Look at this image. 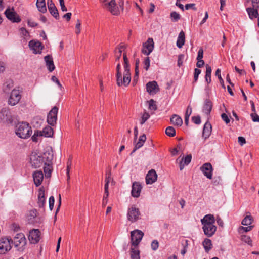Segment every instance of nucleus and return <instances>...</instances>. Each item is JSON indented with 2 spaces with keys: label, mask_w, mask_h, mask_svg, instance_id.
I'll list each match as a JSON object with an SVG mask.
<instances>
[{
  "label": "nucleus",
  "mask_w": 259,
  "mask_h": 259,
  "mask_svg": "<svg viewBox=\"0 0 259 259\" xmlns=\"http://www.w3.org/2000/svg\"><path fill=\"white\" fill-rule=\"evenodd\" d=\"M142 187L141 184L138 182H134L132 185V189L131 191L132 196L134 197L138 198L140 196Z\"/></svg>",
  "instance_id": "412c9836"
},
{
  "label": "nucleus",
  "mask_w": 259,
  "mask_h": 259,
  "mask_svg": "<svg viewBox=\"0 0 259 259\" xmlns=\"http://www.w3.org/2000/svg\"><path fill=\"white\" fill-rule=\"evenodd\" d=\"M165 133L169 137H174L176 135V131L172 126H168L166 128Z\"/></svg>",
  "instance_id": "a19ab883"
},
{
  "label": "nucleus",
  "mask_w": 259,
  "mask_h": 259,
  "mask_svg": "<svg viewBox=\"0 0 259 259\" xmlns=\"http://www.w3.org/2000/svg\"><path fill=\"white\" fill-rule=\"evenodd\" d=\"M114 52H115V61L118 62L121 56L122 53H121V51H116V50H115Z\"/></svg>",
  "instance_id": "4d7b16f0"
},
{
  "label": "nucleus",
  "mask_w": 259,
  "mask_h": 259,
  "mask_svg": "<svg viewBox=\"0 0 259 259\" xmlns=\"http://www.w3.org/2000/svg\"><path fill=\"white\" fill-rule=\"evenodd\" d=\"M202 228L204 234L208 237H211L217 230V227L214 224H204Z\"/></svg>",
  "instance_id": "dca6fc26"
},
{
  "label": "nucleus",
  "mask_w": 259,
  "mask_h": 259,
  "mask_svg": "<svg viewBox=\"0 0 259 259\" xmlns=\"http://www.w3.org/2000/svg\"><path fill=\"white\" fill-rule=\"evenodd\" d=\"M36 5L39 12L43 13L47 12L45 0H37Z\"/></svg>",
  "instance_id": "7c9ffc66"
},
{
  "label": "nucleus",
  "mask_w": 259,
  "mask_h": 259,
  "mask_svg": "<svg viewBox=\"0 0 259 259\" xmlns=\"http://www.w3.org/2000/svg\"><path fill=\"white\" fill-rule=\"evenodd\" d=\"M192 120L196 124H199L201 122V118L199 116L192 117Z\"/></svg>",
  "instance_id": "680f3d73"
},
{
  "label": "nucleus",
  "mask_w": 259,
  "mask_h": 259,
  "mask_svg": "<svg viewBox=\"0 0 259 259\" xmlns=\"http://www.w3.org/2000/svg\"><path fill=\"white\" fill-rule=\"evenodd\" d=\"M27 222L29 224H34L38 222L37 212L36 209L30 210L27 215Z\"/></svg>",
  "instance_id": "6ab92c4d"
},
{
  "label": "nucleus",
  "mask_w": 259,
  "mask_h": 259,
  "mask_svg": "<svg viewBox=\"0 0 259 259\" xmlns=\"http://www.w3.org/2000/svg\"><path fill=\"white\" fill-rule=\"evenodd\" d=\"M131 259H140V251L136 249L135 247L131 248Z\"/></svg>",
  "instance_id": "e433bc0d"
},
{
  "label": "nucleus",
  "mask_w": 259,
  "mask_h": 259,
  "mask_svg": "<svg viewBox=\"0 0 259 259\" xmlns=\"http://www.w3.org/2000/svg\"><path fill=\"white\" fill-rule=\"evenodd\" d=\"M38 136H41V132L38 131H35L34 135L31 137L32 141L34 142H37V137Z\"/></svg>",
  "instance_id": "3c124183"
},
{
  "label": "nucleus",
  "mask_w": 259,
  "mask_h": 259,
  "mask_svg": "<svg viewBox=\"0 0 259 259\" xmlns=\"http://www.w3.org/2000/svg\"><path fill=\"white\" fill-rule=\"evenodd\" d=\"M154 41L152 38H149L143 44V47L141 52L143 54L148 55L154 49Z\"/></svg>",
  "instance_id": "9d476101"
},
{
  "label": "nucleus",
  "mask_w": 259,
  "mask_h": 259,
  "mask_svg": "<svg viewBox=\"0 0 259 259\" xmlns=\"http://www.w3.org/2000/svg\"><path fill=\"white\" fill-rule=\"evenodd\" d=\"M147 92L150 95L156 94L159 91V88L157 83L155 81H152L148 82L146 84Z\"/></svg>",
  "instance_id": "f3484780"
},
{
  "label": "nucleus",
  "mask_w": 259,
  "mask_h": 259,
  "mask_svg": "<svg viewBox=\"0 0 259 259\" xmlns=\"http://www.w3.org/2000/svg\"><path fill=\"white\" fill-rule=\"evenodd\" d=\"M202 225L204 224H214L215 223V218L212 214L205 215L204 218L201 220Z\"/></svg>",
  "instance_id": "a878e982"
},
{
  "label": "nucleus",
  "mask_w": 259,
  "mask_h": 259,
  "mask_svg": "<svg viewBox=\"0 0 259 259\" xmlns=\"http://www.w3.org/2000/svg\"><path fill=\"white\" fill-rule=\"evenodd\" d=\"M151 248L153 250H156L159 247V243L157 240H153L151 244Z\"/></svg>",
  "instance_id": "5fc2aeb1"
},
{
  "label": "nucleus",
  "mask_w": 259,
  "mask_h": 259,
  "mask_svg": "<svg viewBox=\"0 0 259 259\" xmlns=\"http://www.w3.org/2000/svg\"><path fill=\"white\" fill-rule=\"evenodd\" d=\"M1 122L6 125L11 124L13 119L12 114L9 109L3 108L0 111Z\"/></svg>",
  "instance_id": "39448f33"
},
{
  "label": "nucleus",
  "mask_w": 259,
  "mask_h": 259,
  "mask_svg": "<svg viewBox=\"0 0 259 259\" xmlns=\"http://www.w3.org/2000/svg\"><path fill=\"white\" fill-rule=\"evenodd\" d=\"M29 46L34 54H40L44 48V46L40 42L35 40L30 41Z\"/></svg>",
  "instance_id": "4468645a"
},
{
  "label": "nucleus",
  "mask_w": 259,
  "mask_h": 259,
  "mask_svg": "<svg viewBox=\"0 0 259 259\" xmlns=\"http://www.w3.org/2000/svg\"><path fill=\"white\" fill-rule=\"evenodd\" d=\"M46 65L50 72H52L55 68L53 58L51 55H48L44 57Z\"/></svg>",
  "instance_id": "5701e85b"
},
{
  "label": "nucleus",
  "mask_w": 259,
  "mask_h": 259,
  "mask_svg": "<svg viewBox=\"0 0 259 259\" xmlns=\"http://www.w3.org/2000/svg\"><path fill=\"white\" fill-rule=\"evenodd\" d=\"M21 98L20 92L18 90L14 89L11 94L8 100L9 104L14 106L16 105L20 101Z\"/></svg>",
  "instance_id": "f8f14e48"
},
{
  "label": "nucleus",
  "mask_w": 259,
  "mask_h": 259,
  "mask_svg": "<svg viewBox=\"0 0 259 259\" xmlns=\"http://www.w3.org/2000/svg\"><path fill=\"white\" fill-rule=\"evenodd\" d=\"M13 240L8 238H2L0 239V254H4L8 252L12 248L11 244Z\"/></svg>",
  "instance_id": "20e7f679"
},
{
  "label": "nucleus",
  "mask_w": 259,
  "mask_h": 259,
  "mask_svg": "<svg viewBox=\"0 0 259 259\" xmlns=\"http://www.w3.org/2000/svg\"><path fill=\"white\" fill-rule=\"evenodd\" d=\"M149 109L152 110H156L157 109V106L155 102L153 100L151 99L148 102Z\"/></svg>",
  "instance_id": "49530a36"
},
{
  "label": "nucleus",
  "mask_w": 259,
  "mask_h": 259,
  "mask_svg": "<svg viewBox=\"0 0 259 259\" xmlns=\"http://www.w3.org/2000/svg\"><path fill=\"white\" fill-rule=\"evenodd\" d=\"M131 76H123V80L122 79V85L124 84L125 86L128 85L131 82Z\"/></svg>",
  "instance_id": "09e8293b"
},
{
  "label": "nucleus",
  "mask_w": 259,
  "mask_h": 259,
  "mask_svg": "<svg viewBox=\"0 0 259 259\" xmlns=\"http://www.w3.org/2000/svg\"><path fill=\"white\" fill-rule=\"evenodd\" d=\"M144 233L139 230H135L131 232L132 245L134 247L137 246L141 241Z\"/></svg>",
  "instance_id": "6e6552de"
},
{
  "label": "nucleus",
  "mask_w": 259,
  "mask_h": 259,
  "mask_svg": "<svg viewBox=\"0 0 259 259\" xmlns=\"http://www.w3.org/2000/svg\"><path fill=\"white\" fill-rule=\"evenodd\" d=\"M72 164V157L70 156L67 162V167H66V175L67 176V181L69 183L70 179V170Z\"/></svg>",
  "instance_id": "58836bf2"
},
{
  "label": "nucleus",
  "mask_w": 259,
  "mask_h": 259,
  "mask_svg": "<svg viewBox=\"0 0 259 259\" xmlns=\"http://www.w3.org/2000/svg\"><path fill=\"white\" fill-rule=\"evenodd\" d=\"M41 132V136L46 137H50L53 135V131L51 126L45 127Z\"/></svg>",
  "instance_id": "c9c22d12"
},
{
  "label": "nucleus",
  "mask_w": 259,
  "mask_h": 259,
  "mask_svg": "<svg viewBox=\"0 0 259 259\" xmlns=\"http://www.w3.org/2000/svg\"><path fill=\"white\" fill-rule=\"evenodd\" d=\"M16 134L20 138L26 139L32 134L31 127L27 122H20L16 126Z\"/></svg>",
  "instance_id": "f257e3e1"
},
{
  "label": "nucleus",
  "mask_w": 259,
  "mask_h": 259,
  "mask_svg": "<svg viewBox=\"0 0 259 259\" xmlns=\"http://www.w3.org/2000/svg\"><path fill=\"white\" fill-rule=\"evenodd\" d=\"M48 10L50 14L56 19L59 18L58 11L55 5L48 7Z\"/></svg>",
  "instance_id": "f704fd0d"
},
{
  "label": "nucleus",
  "mask_w": 259,
  "mask_h": 259,
  "mask_svg": "<svg viewBox=\"0 0 259 259\" xmlns=\"http://www.w3.org/2000/svg\"><path fill=\"white\" fill-rule=\"evenodd\" d=\"M110 176H111V173L110 172L108 176H107L106 177V178H105V186H104V189H105L107 187V189H108V187H109V182H110Z\"/></svg>",
  "instance_id": "0e129e2a"
},
{
  "label": "nucleus",
  "mask_w": 259,
  "mask_h": 259,
  "mask_svg": "<svg viewBox=\"0 0 259 259\" xmlns=\"http://www.w3.org/2000/svg\"><path fill=\"white\" fill-rule=\"evenodd\" d=\"M185 41V33L183 31H181L179 34V36L177 41V46L179 48H181L184 45Z\"/></svg>",
  "instance_id": "c85d7f7f"
},
{
  "label": "nucleus",
  "mask_w": 259,
  "mask_h": 259,
  "mask_svg": "<svg viewBox=\"0 0 259 259\" xmlns=\"http://www.w3.org/2000/svg\"><path fill=\"white\" fill-rule=\"evenodd\" d=\"M170 17L172 21L177 22L180 19V15L176 12H172L170 13Z\"/></svg>",
  "instance_id": "37998d69"
},
{
  "label": "nucleus",
  "mask_w": 259,
  "mask_h": 259,
  "mask_svg": "<svg viewBox=\"0 0 259 259\" xmlns=\"http://www.w3.org/2000/svg\"><path fill=\"white\" fill-rule=\"evenodd\" d=\"M13 243L18 251H23L26 244V239L22 233H18L14 237Z\"/></svg>",
  "instance_id": "7ed1b4c3"
},
{
  "label": "nucleus",
  "mask_w": 259,
  "mask_h": 259,
  "mask_svg": "<svg viewBox=\"0 0 259 259\" xmlns=\"http://www.w3.org/2000/svg\"><path fill=\"white\" fill-rule=\"evenodd\" d=\"M191 158H192V156H191V154L187 155L185 157L183 158L182 159V161H183V160H184L185 164L188 165L190 163Z\"/></svg>",
  "instance_id": "603ef678"
},
{
  "label": "nucleus",
  "mask_w": 259,
  "mask_h": 259,
  "mask_svg": "<svg viewBox=\"0 0 259 259\" xmlns=\"http://www.w3.org/2000/svg\"><path fill=\"white\" fill-rule=\"evenodd\" d=\"M150 59L149 57H147L143 61L144 68L146 70H148L150 67Z\"/></svg>",
  "instance_id": "8fccbe9b"
},
{
  "label": "nucleus",
  "mask_w": 259,
  "mask_h": 259,
  "mask_svg": "<svg viewBox=\"0 0 259 259\" xmlns=\"http://www.w3.org/2000/svg\"><path fill=\"white\" fill-rule=\"evenodd\" d=\"M157 179V175L155 170H149L146 176V183L147 184H152L154 183Z\"/></svg>",
  "instance_id": "4be33fe9"
},
{
  "label": "nucleus",
  "mask_w": 259,
  "mask_h": 259,
  "mask_svg": "<svg viewBox=\"0 0 259 259\" xmlns=\"http://www.w3.org/2000/svg\"><path fill=\"white\" fill-rule=\"evenodd\" d=\"M211 125L210 123L207 122L204 125L202 136L205 139L207 138L211 134Z\"/></svg>",
  "instance_id": "bb28decb"
},
{
  "label": "nucleus",
  "mask_w": 259,
  "mask_h": 259,
  "mask_svg": "<svg viewBox=\"0 0 259 259\" xmlns=\"http://www.w3.org/2000/svg\"><path fill=\"white\" fill-rule=\"evenodd\" d=\"M215 75L218 77V78L220 80V82L221 84H222V87L224 89H225V87L224 83V80L222 79L221 75V70L219 69H218L215 71Z\"/></svg>",
  "instance_id": "de8ad7c7"
},
{
  "label": "nucleus",
  "mask_w": 259,
  "mask_h": 259,
  "mask_svg": "<svg viewBox=\"0 0 259 259\" xmlns=\"http://www.w3.org/2000/svg\"><path fill=\"white\" fill-rule=\"evenodd\" d=\"M121 65L118 63L116 66V82L118 86L122 85V74L120 72Z\"/></svg>",
  "instance_id": "2f4dec72"
},
{
  "label": "nucleus",
  "mask_w": 259,
  "mask_h": 259,
  "mask_svg": "<svg viewBox=\"0 0 259 259\" xmlns=\"http://www.w3.org/2000/svg\"><path fill=\"white\" fill-rule=\"evenodd\" d=\"M104 189H105L104 195L103 198V202H102V205L103 207L105 206L107 204L108 197L109 196L108 189H107V187H106Z\"/></svg>",
  "instance_id": "c03bdc74"
},
{
  "label": "nucleus",
  "mask_w": 259,
  "mask_h": 259,
  "mask_svg": "<svg viewBox=\"0 0 259 259\" xmlns=\"http://www.w3.org/2000/svg\"><path fill=\"white\" fill-rule=\"evenodd\" d=\"M58 108L54 106L49 112L47 116V122L51 126L56 123Z\"/></svg>",
  "instance_id": "1a4fd4ad"
},
{
  "label": "nucleus",
  "mask_w": 259,
  "mask_h": 259,
  "mask_svg": "<svg viewBox=\"0 0 259 259\" xmlns=\"http://www.w3.org/2000/svg\"><path fill=\"white\" fill-rule=\"evenodd\" d=\"M242 240L248 244H250L252 242L249 236L246 235L242 236Z\"/></svg>",
  "instance_id": "13d9d810"
},
{
  "label": "nucleus",
  "mask_w": 259,
  "mask_h": 259,
  "mask_svg": "<svg viewBox=\"0 0 259 259\" xmlns=\"http://www.w3.org/2000/svg\"><path fill=\"white\" fill-rule=\"evenodd\" d=\"M252 5L254 8H259V0H251Z\"/></svg>",
  "instance_id": "774afa93"
},
{
  "label": "nucleus",
  "mask_w": 259,
  "mask_h": 259,
  "mask_svg": "<svg viewBox=\"0 0 259 259\" xmlns=\"http://www.w3.org/2000/svg\"><path fill=\"white\" fill-rule=\"evenodd\" d=\"M48 153H45L42 156L38 155L36 152H32L30 156V163L34 168L40 167L46 160Z\"/></svg>",
  "instance_id": "f03ea898"
},
{
  "label": "nucleus",
  "mask_w": 259,
  "mask_h": 259,
  "mask_svg": "<svg viewBox=\"0 0 259 259\" xmlns=\"http://www.w3.org/2000/svg\"><path fill=\"white\" fill-rule=\"evenodd\" d=\"M170 121L171 124L177 126H181L183 124L182 119L177 114H173L170 117Z\"/></svg>",
  "instance_id": "393cba45"
},
{
  "label": "nucleus",
  "mask_w": 259,
  "mask_h": 259,
  "mask_svg": "<svg viewBox=\"0 0 259 259\" xmlns=\"http://www.w3.org/2000/svg\"><path fill=\"white\" fill-rule=\"evenodd\" d=\"M112 15H118L120 13L118 7L115 0H111L107 3H105L104 6Z\"/></svg>",
  "instance_id": "9b49d317"
},
{
  "label": "nucleus",
  "mask_w": 259,
  "mask_h": 259,
  "mask_svg": "<svg viewBox=\"0 0 259 259\" xmlns=\"http://www.w3.org/2000/svg\"><path fill=\"white\" fill-rule=\"evenodd\" d=\"M150 114L146 111H145L142 115L141 119L140 120V124H144L145 122L150 118Z\"/></svg>",
  "instance_id": "79ce46f5"
},
{
  "label": "nucleus",
  "mask_w": 259,
  "mask_h": 259,
  "mask_svg": "<svg viewBox=\"0 0 259 259\" xmlns=\"http://www.w3.org/2000/svg\"><path fill=\"white\" fill-rule=\"evenodd\" d=\"M253 221V217L250 215H246L242 221L241 224L244 226H251Z\"/></svg>",
  "instance_id": "4c0bfd02"
},
{
  "label": "nucleus",
  "mask_w": 259,
  "mask_h": 259,
  "mask_svg": "<svg viewBox=\"0 0 259 259\" xmlns=\"http://www.w3.org/2000/svg\"><path fill=\"white\" fill-rule=\"evenodd\" d=\"M201 73V70L199 69L196 68L194 70V81H196L198 79L199 75Z\"/></svg>",
  "instance_id": "bf43d9fd"
},
{
  "label": "nucleus",
  "mask_w": 259,
  "mask_h": 259,
  "mask_svg": "<svg viewBox=\"0 0 259 259\" xmlns=\"http://www.w3.org/2000/svg\"><path fill=\"white\" fill-rule=\"evenodd\" d=\"M123 58L124 60V72L123 76H131L130 63L127 57L126 53L124 52L123 54Z\"/></svg>",
  "instance_id": "b1692460"
},
{
  "label": "nucleus",
  "mask_w": 259,
  "mask_h": 259,
  "mask_svg": "<svg viewBox=\"0 0 259 259\" xmlns=\"http://www.w3.org/2000/svg\"><path fill=\"white\" fill-rule=\"evenodd\" d=\"M212 103L209 100H206L203 106V112L209 114L212 110Z\"/></svg>",
  "instance_id": "473e14b6"
},
{
  "label": "nucleus",
  "mask_w": 259,
  "mask_h": 259,
  "mask_svg": "<svg viewBox=\"0 0 259 259\" xmlns=\"http://www.w3.org/2000/svg\"><path fill=\"white\" fill-rule=\"evenodd\" d=\"M5 14L7 18L13 22L18 23L21 21L20 18L17 13L14 11V9H7L5 11Z\"/></svg>",
  "instance_id": "ddd939ff"
},
{
  "label": "nucleus",
  "mask_w": 259,
  "mask_h": 259,
  "mask_svg": "<svg viewBox=\"0 0 259 259\" xmlns=\"http://www.w3.org/2000/svg\"><path fill=\"white\" fill-rule=\"evenodd\" d=\"M54 202H55L54 197L53 196H52L49 198V208L51 210H52L53 208Z\"/></svg>",
  "instance_id": "6e6d98bb"
},
{
  "label": "nucleus",
  "mask_w": 259,
  "mask_h": 259,
  "mask_svg": "<svg viewBox=\"0 0 259 259\" xmlns=\"http://www.w3.org/2000/svg\"><path fill=\"white\" fill-rule=\"evenodd\" d=\"M258 9L252 8H248L246 9V11L248 14L249 18L251 19L257 17L258 14L257 11Z\"/></svg>",
  "instance_id": "72a5a7b5"
},
{
  "label": "nucleus",
  "mask_w": 259,
  "mask_h": 259,
  "mask_svg": "<svg viewBox=\"0 0 259 259\" xmlns=\"http://www.w3.org/2000/svg\"><path fill=\"white\" fill-rule=\"evenodd\" d=\"M202 244L206 252H208L211 249L212 243L210 239H205Z\"/></svg>",
  "instance_id": "ea45409f"
},
{
  "label": "nucleus",
  "mask_w": 259,
  "mask_h": 259,
  "mask_svg": "<svg viewBox=\"0 0 259 259\" xmlns=\"http://www.w3.org/2000/svg\"><path fill=\"white\" fill-rule=\"evenodd\" d=\"M52 160L53 155L48 153L44 166V171L46 178H50L51 176L53 170Z\"/></svg>",
  "instance_id": "423d86ee"
},
{
  "label": "nucleus",
  "mask_w": 259,
  "mask_h": 259,
  "mask_svg": "<svg viewBox=\"0 0 259 259\" xmlns=\"http://www.w3.org/2000/svg\"><path fill=\"white\" fill-rule=\"evenodd\" d=\"M140 215L139 208H136L135 206H132L128 209L127 220L132 223L136 222L140 219Z\"/></svg>",
  "instance_id": "0eeeda50"
},
{
  "label": "nucleus",
  "mask_w": 259,
  "mask_h": 259,
  "mask_svg": "<svg viewBox=\"0 0 259 259\" xmlns=\"http://www.w3.org/2000/svg\"><path fill=\"white\" fill-rule=\"evenodd\" d=\"M46 203V199L45 197V192L44 190L39 189V194L38 196V204L39 207H43Z\"/></svg>",
  "instance_id": "cd10ccee"
},
{
  "label": "nucleus",
  "mask_w": 259,
  "mask_h": 259,
  "mask_svg": "<svg viewBox=\"0 0 259 259\" xmlns=\"http://www.w3.org/2000/svg\"><path fill=\"white\" fill-rule=\"evenodd\" d=\"M146 140V135L145 134H143L142 135H141L139 138L138 142L135 145V148L132 151L131 154H132L133 153H134L137 149H139L140 147H141L143 146Z\"/></svg>",
  "instance_id": "c756f323"
},
{
  "label": "nucleus",
  "mask_w": 259,
  "mask_h": 259,
  "mask_svg": "<svg viewBox=\"0 0 259 259\" xmlns=\"http://www.w3.org/2000/svg\"><path fill=\"white\" fill-rule=\"evenodd\" d=\"M33 178L34 184L38 187L41 184L44 179V174L41 170H36L33 173Z\"/></svg>",
  "instance_id": "aec40b11"
},
{
  "label": "nucleus",
  "mask_w": 259,
  "mask_h": 259,
  "mask_svg": "<svg viewBox=\"0 0 259 259\" xmlns=\"http://www.w3.org/2000/svg\"><path fill=\"white\" fill-rule=\"evenodd\" d=\"M76 33L79 34L81 31V22L79 19L77 20L76 24L75 25Z\"/></svg>",
  "instance_id": "864d4df0"
},
{
  "label": "nucleus",
  "mask_w": 259,
  "mask_h": 259,
  "mask_svg": "<svg viewBox=\"0 0 259 259\" xmlns=\"http://www.w3.org/2000/svg\"><path fill=\"white\" fill-rule=\"evenodd\" d=\"M203 174L209 179L212 178V167L210 163H205L200 167Z\"/></svg>",
  "instance_id": "a211bd4d"
},
{
  "label": "nucleus",
  "mask_w": 259,
  "mask_h": 259,
  "mask_svg": "<svg viewBox=\"0 0 259 259\" xmlns=\"http://www.w3.org/2000/svg\"><path fill=\"white\" fill-rule=\"evenodd\" d=\"M195 4H187L185 5V9L186 10H188L190 8H192V9H193L194 10H196L197 9L195 7Z\"/></svg>",
  "instance_id": "338daca9"
},
{
  "label": "nucleus",
  "mask_w": 259,
  "mask_h": 259,
  "mask_svg": "<svg viewBox=\"0 0 259 259\" xmlns=\"http://www.w3.org/2000/svg\"><path fill=\"white\" fill-rule=\"evenodd\" d=\"M253 122H259V116L255 113H251L250 115Z\"/></svg>",
  "instance_id": "69168bd1"
},
{
  "label": "nucleus",
  "mask_w": 259,
  "mask_h": 259,
  "mask_svg": "<svg viewBox=\"0 0 259 259\" xmlns=\"http://www.w3.org/2000/svg\"><path fill=\"white\" fill-rule=\"evenodd\" d=\"M40 232L38 229H32L29 232V240L31 243L36 244L40 240Z\"/></svg>",
  "instance_id": "2eb2a0df"
},
{
  "label": "nucleus",
  "mask_w": 259,
  "mask_h": 259,
  "mask_svg": "<svg viewBox=\"0 0 259 259\" xmlns=\"http://www.w3.org/2000/svg\"><path fill=\"white\" fill-rule=\"evenodd\" d=\"M253 228V226H248L247 227L240 226L239 228V231L240 233L247 232L250 231Z\"/></svg>",
  "instance_id": "a18cd8bd"
},
{
  "label": "nucleus",
  "mask_w": 259,
  "mask_h": 259,
  "mask_svg": "<svg viewBox=\"0 0 259 259\" xmlns=\"http://www.w3.org/2000/svg\"><path fill=\"white\" fill-rule=\"evenodd\" d=\"M221 117H222V119L225 121V122L226 124H228L230 122V120L226 114H225V113L222 114Z\"/></svg>",
  "instance_id": "052dcab7"
},
{
  "label": "nucleus",
  "mask_w": 259,
  "mask_h": 259,
  "mask_svg": "<svg viewBox=\"0 0 259 259\" xmlns=\"http://www.w3.org/2000/svg\"><path fill=\"white\" fill-rule=\"evenodd\" d=\"M203 57V50L202 48H200L198 52V56L197 57V60H202Z\"/></svg>",
  "instance_id": "e2e57ef3"
}]
</instances>
